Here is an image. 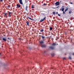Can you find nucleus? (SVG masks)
I'll return each instance as SVG.
<instances>
[{
    "label": "nucleus",
    "mask_w": 74,
    "mask_h": 74,
    "mask_svg": "<svg viewBox=\"0 0 74 74\" xmlns=\"http://www.w3.org/2000/svg\"><path fill=\"white\" fill-rule=\"evenodd\" d=\"M44 53H45V51Z\"/></svg>",
    "instance_id": "ea45409f"
},
{
    "label": "nucleus",
    "mask_w": 74,
    "mask_h": 74,
    "mask_svg": "<svg viewBox=\"0 0 74 74\" xmlns=\"http://www.w3.org/2000/svg\"><path fill=\"white\" fill-rule=\"evenodd\" d=\"M66 14V12H65L64 11H63V14Z\"/></svg>",
    "instance_id": "a878e982"
},
{
    "label": "nucleus",
    "mask_w": 74,
    "mask_h": 74,
    "mask_svg": "<svg viewBox=\"0 0 74 74\" xmlns=\"http://www.w3.org/2000/svg\"><path fill=\"white\" fill-rule=\"evenodd\" d=\"M8 40H10V38H8Z\"/></svg>",
    "instance_id": "c9c22d12"
},
{
    "label": "nucleus",
    "mask_w": 74,
    "mask_h": 74,
    "mask_svg": "<svg viewBox=\"0 0 74 74\" xmlns=\"http://www.w3.org/2000/svg\"><path fill=\"white\" fill-rule=\"evenodd\" d=\"M27 17L28 18H29V19H30V20H32V21H34V19H31V18L29 17Z\"/></svg>",
    "instance_id": "2eb2a0df"
},
{
    "label": "nucleus",
    "mask_w": 74,
    "mask_h": 74,
    "mask_svg": "<svg viewBox=\"0 0 74 74\" xmlns=\"http://www.w3.org/2000/svg\"><path fill=\"white\" fill-rule=\"evenodd\" d=\"M7 13V15H8V16L9 17H11V14H12V12H8Z\"/></svg>",
    "instance_id": "f257e3e1"
},
{
    "label": "nucleus",
    "mask_w": 74,
    "mask_h": 74,
    "mask_svg": "<svg viewBox=\"0 0 74 74\" xmlns=\"http://www.w3.org/2000/svg\"><path fill=\"white\" fill-rule=\"evenodd\" d=\"M63 6L62 7V8H61L62 9V11H64V8H63Z\"/></svg>",
    "instance_id": "9d476101"
},
{
    "label": "nucleus",
    "mask_w": 74,
    "mask_h": 74,
    "mask_svg": "<svg viewBox=\"0 0 74 74\" xmlns=\"http://www.w3.org/2000/svg\"><path fill=\"white\" fill-rule=\"evenodd\" d=\"M56 14H58V12H56Z\"/></svg>",
    "instance_id": "72a5a7b5"
},
{
    "label": "nucleus",
    "mask_w": 74,
    "mask_h": 74,
    "mask_svg": "<svg viewBox=\"0 0 74 74\" xmlns=\"http://www.w3.org/2000/svg\"><path fill=\"white\" fill-rule=\"evenodd\" d=\"M52 29H53L52 27H50V30H52Z\"/></svg>",
    "instance_id": "393cba45"
},
{
    "label": "nucleus",
    "mask_w": 74,
    "mask_h": 74,
    "mask_svg": "<svg viewBox=\"0 0 74 74\" xmlns=\"http://www.w3.org/2000/svg\"><path fill=\"white\" fill-rule=\"evenodd\" d=\"M19 3L20 4H21V5H22V6H23V7H24V5L23 4V1H22V0H19Z\"/></svg>",
    "instance_id": "f03ea898"
},
{
    "label": "nucleus",
    "mask_w": 74,
    "mask_h": 74,
    "mask_svg": "<svg viewBox=\"0 0 74 74\" xmlns=\"http://www.w3.org/2000/svg\"><path fill=\"white\" fill-rule=\"evenodd\" d=\"M44 29H42L41 30H40V32H42L44 31Z\"/></svg>",
    "instance_id": "dca6fc26"
},
{
    "label": "nucleus",
    "mask_w": 74,
    "mask_h": 74,
    "mask_svg": "<svg viewBox=\"0 0 74 74\" xmlns=\"http://www.w3.org/2000/svg\"><path fill=\"white\" fill-rule=\"evenodd\" d=\"M35 27H36V26H35Z\"/></svg>",
    "instance_id": "a19ab883"
},
{
    "label": "nucleus",
    "mask_w": 74,
    "mask_h": 74,
    "mask_svg": "<svg viewBox=\"0 0 74 74\" xmlns=\"http://www.w3.org/2000/svg\"><path fill=\"white\" fill-rule=\"evenodd\" d=\"M3 41H7V39L4 38H3L2 39Z\"/></svg>",
    "instance_id": "0eeeda50"
},
{
    "label": "nucleus",
    "mask_w": 74,
    "mask_h": 74,
    "mask_svg": "<svg viewBox=\"0 0 74 74\" xmlns=\"http://www.w3.org/2000/svg\"><path fill=\"white\" fill-rule=\"evenodd\" d=\"M72 55L74 56V53H72Z\"/></svg>",
    "instance_id": "e433bc0d"
},
{
    "label": "nucleus",
    "mask_w": 74,
    "mask_h": 74,
    "mask_svg": "<svg viewBox=\"0 0 74 74\" xmlns=\"http://www.w3.org/2000/svg\"><path fill=\"white\" fill-rule=\"evenodd\" d=\"M53 15H55V12H53Z\"/></svg>",
    "instance_id": "b1692460"
},
{
    "label": "nucleus",
    "mask_w": 74,
    "mask_h": 74,
    "mask_svg": "<svg viewBox=\"0 0 74 74\" xmlns=\"http://www.w3.org/2000/svg\"><path fill=\"white\" fill-rule=\"evenodd\" d=\"M26 23L27 25V26H29V21H27Z\"/></svg>",
    "instance_id": "9b49d317"
},
{
    "label": "nucleus",
    "mask_w": 74,
    "mask_h": 74,
    "mask_svg": "<svg viewBox=\"0 0 74 74\" xmlns=\"http://www.w3.org/2000/svg\"><path fill=\"white\" fill-rule=\"evenodd\" d=\"M16 6L17 7H18V8H20V7H21V5L19 4H17Z\"/></svg>",
    "instance_id": "1a4fd4ad"
},
{
    "label": "nucleus",
    "mask_w": 74,
    "mask_h": 74,
    "mask_svg": "<svg viewBox=\"0 0 74 74\" xmlns=\"http://www.w3.org/2000/svg\"><path fill=\"white\" fill-rule=\"evenodd\" d=\"M43 5H45H45H46V4H45V3H44L43 4Z\"/></svg>",
    "instance_id": "bb28decb"
},
{
    "label": "nucleus",
    "mask_w": 74,
    "mask_h": 74,
    "mask_svg": "<svg viewBox=\"0 0 74 74\" xmlns=\"http://www.w3.org/2000/svg\"><path fill=\"white\" fill-rule=\"evenodd\" d=\"M73 19H74V18H73Z\"/></svg>",
    "instance_id": "49530a36"
},
{
    "label": "nucleus",
    "mask_w": 74,
    "mask_h": 74,
    "mask_svg": "<svg viewBox=\"0 0 74 74\" xmlns=\"http://www.w3.org/2000/svg\"><path fill=\"white\" fill-rule=\"evenodd\" d=\"M6 18H8V16H7V15H6V16H5Z\"/></svg>",
    "instance_id": "c756f323"
},
{
    "label": "nucleus",
    "mask_w": 74,
    "mask_h": 74,
    "mask_svg": "<svg viewBox=\"0 0 74 74\" xmlns=\"http://www.w3.org/2000/svg\"><path fill=\"white\" fill-rule=\"evenodd\" d=\"M72 12V11H69V14H71Z\"/></svg>",
    "instance_id": "aec40b11"
},
{
    "label": "nucleus",
    "mask_w": 74,
    "mask_h": 74,
    "mask_svg": "<svg viewBox=\"0 0 74 74\" xmlns=\"http://www.w3.org/2000/svg\"><path fill=\"white\" fill-rule=\"evenodd\" d=\"M3 0H0V1H1V2H3Z\"/></svg>",
    "instance_id": "7c9ffc66"
},
{
    "label": "nucleus",
    "mask_w": 74,
    "mask_h": 74,
    "mask_svg": "<svg viewBox=\"0 0 74 74\" xmlns=\"http://www.w3.org/2000/svg\"><path fill=\"white\" fill-rule=\"evenodd\" d=\"M32 8H34V5H32Z\"/></svg>",
    "instance_id": "6ab92c4d"
},
{
    "label": "nucleus",
    "mask_w": 74,
    "mask_h": 74,
    "mask_svg": "<svg viewBox=\"0 0 74 74\" xmlns=\"http://www.w3.org/2000/svg\"><path fill=\"white\" fill-rule=\"evenodd\" d=\"M0 38H1V37H0Z\"/></svg>",
    "instance_id": "de8ad7c7"
},
{
    "label": "nucleus",
    "mask_w": 74,
    "mask_h": 74,
    "mask_svg": "<svg viewBox=\"0 0 74 74\" xmlns=\"http://www.w3.org/2000/svg\"><path fill=\"white\" fill-rule=\"evenodd\" d=\"M60 4V2H59V1H57L55 3V4L56 5V6L59 5Z\"/></svg>",
    "instance_id": "20e7f679"
},
{
    "label": "nucleus",
    "mask_w": 74,
    "mask_h": 74,
    "mask_svg": "<svg viewBox=\"0 0 74 74\" xmlns=\"http://www.w3.org/2000/svg\"><path fill=\"white\" fill-rule=\"evenodd\" d=\"M32 10H33V9H32Z\"/></svg>",
    "instance_id": "c03bdc74"
},
{
    "label": "nucleus",
    "mask_w": 74,
    "mask_h": 74,
    "mask_svg": "<svg viewBox=\"0 0 74 74\" xmlns=\"http://www.w3.org/2000/svg\"><path fill=\"white\" fill-rule=\"evenodd\" d=\"M27 49H28V47H27Z\"/></svg>",
    "instance_id": "a18cd8bd"
},
{
    "label": "nucleus",
    "mask_w": 74,
    "mask_h": 74,
    "mask_svg": "<svg viewBox=\"0 0 74 74\" xmlns=\"http://www.w3.org/2000/svg\"><path fill=\"white\" fill-rule=\"evenodd\" d=\"M49 47L50 49H52V50H53V49H54V47L52 46Z\"/></svg>",
    "instance_id": "6e6552de"
},
{
    "label": "nucleus",
    "mask_w": 74,
    "mask_h": 74,
    "mask_svg": "<svg viewBox=\"0 0 74 74\" xmlns=\"http://www.w3.org/2000/svg\"><path fill=\"white\" fill-rule=\"evenodd\" d=\"M60 10H61V9H60Z\"/></svg>",
    "instance_id": "37998d69"
},
{
    "label": "nucleus",
    "mask_w": 74,
    "mask_h": 74,
    "mask_svg": "<svg viewBox=\"0 0 74 74\" xmlns=\"http://www.w3.org/2000/svg\"><path fill=\"white\" fill-rule=\"evenodd\" d=\"M51 55L52 56H55V54H54V53L51 54Z\"/></svg>",
    "instance_id": "412c9836"
},
{
    "label": "nucleus",
    "mask_w": 74,
    "mask_h": 74,
    "mask_svg": "<svg viewBox=\"0 0 74 74\" xmlns=\"http://www.w3.org/2000/svg\"><path fill=\"white\" fill-rule=\"evenodd\" d=\"M66 8V9L64 11L65 12H66V11H68V8Z\"/></svg>",
    "instance_id": "f3484780"
},
{
    "label": "nucleus",
    "mask_w": 74,
    "mask_h": 74,
    "mask_svg": "<svg viewBox=\"0 0 74 74\" xmlns=\"http://www.w3.org/2000/svg\"><path fill=\"white\" fill-rule=\"evenodd\" d=\"M69 59H70L71 60V59H72V58H71V56H69Z\"/></svg>",
    "instance_id": "4be33fe9"
},
{
    "label": "nucleus",
    "mask_w": 74,
    "mask_h": 74,
    "mask_svg": "<svg viewBox=\"0 0 74 74\" xmlns=\"http://www.w3.org/2000/svg\"><path fill=\"white\" fill-rule=\"evenodd\" d=\"M52 8L53 9H56V8H54V7H52Z\"/></svg>",
    "instance_id": "cd10ccee"
},
{
    "label": "nucleus",
    "mask_w": 74,
    "mask_h": 74,
    "mask_svg": "<svg viewBox=\"0 0 74 74\" xmlns=\"http://www.w3.org/2000/svg\"><path fill=\"white\" fill-rule=\"evenodd\" d=\"M42 38L43 40H44V38H45V36H42Z\"/></svg>",
    "instance_id": "a211bd4d"
},
{
    "label": "nucleus",
    "mask_w": 74,
    "mask_h": 74,
    "mask_svg": "<svg viewBox=\"0 0 74 74\" xmlns=\"http://www.w3.org/2000/svg\"><path fill=\"white\" fill-rule=\"evenodd\" d=\"M41 47L42 48H46L47 47V45L42 44L41 45Z\"/></svg>",
    "instance_id": "7ed1b4c3"
},
{
    "label": "nucleus",
    "mask_w": 74,
    "mask_h": 74,
    "mask_svg": "<svg viewBox=\"0 0 74 74\" xmlns=\"http://www.w3.org/2000/svg\"><path fill=\"white\" fill-rule=\"evenodd\" d=\"M60 3H62V1H60Z\"/></svg>",
    "instance_id": "79ce46f5"
},
{
    "label": "nucleus",
    "mask_w": 74,
    "mask_h": 74,
    "mask_svg": "<svg viewBox=\"0 0 74 74\" xmlns=\"http://www.w3.org/2000/svg\"><path fill=\"white\" fill-rule=\"evenodd\" d=\"M66 59V58H63V59Z\"/></svg>",
    "instance_id": "2f4dec72"
},
{
    "label": "nucleus",
    "mask_w": 74,
    "mask_h": 74,
    "mask_svg": "<svg viewBox=\"0 0 74 74\" xmlns=\"http://www.w3.org/2000/svg\"><path fill=\"white\" fill-rule=\"evenodd\" d=\"M7 8H10V5H9L8 6H7Z\"/></svg>",
    "instance_id": "5701e85b"
},
{
    "label": "nucleus",
    "mask_w": 74,
    "mask_h": 74,
    "mask_svg": "<svg viewBox=\"0 0 74 74\" xmlns=\"http://www.w3.org/2000/svg\"><path fill=\"white\" fill-rule=\"evenodd\" d=\"M52 45L53 46H55L56 45V43H53L52 44Z\"/></svg>",
    "instance_id": "f8f14e48"
},
{
    "label": "nucleus",
    "mask_w": 74,
    "mask_h": 74,
    "mask_svg": "<svg viewBox=\"0 0 74 74\" xmlns=\"http://www.w3.org/2000/svg\"><path fill=\"white\" fill-rule=\"evenodd\" d=\"M20 40H22V39L21 38H20Z\"/></svg>",
    "instance_id": "58836bf2"
},
{
    "label": "nucleus",
    "mask_w": 74,
    "mask_h": 74,
    "mask_svg": "<svg viewBox=\"0 0 74 74\" xmlns=\"http://www.w3.org/2000/svg\"><path fill=\"white\" fill-rule=\"evenodd\" d=\"M70 4H73V3H71V2L70 3Z\"/></svg>",
    "instance_id": "f704fd0d"
},
{
    "label": "nucleus",
    "mask_w": 74,
    "mask_h": 74,
    "mask_svg": "<svg viewBox=\"0 0 74 74\" xmlns=\"http://www.w3.org/2000/svg\"><path fill=\"white\" fill-rule=\"evenodd\" d=\"M45 19H46V17H45L41 19L40 21V22H42L44 21Z\"/></svg>",
    "instance_id": "39448f33"
},
{
    "label": "nucleus",
    "mask_w": 74,
    "mask_h": 74,
    "mask_svg": "<svg viewBox=\"0 0 74 74\" xmlns=\"http://www.w3.org/2000/svg\"><path fill=\"white\" fill-rule=\"evenodd\" d=\"M59 7V6H58L56 7V8H58Z\"/></svg>",
    "instance_id": "c85d7f7f"
},
{
    "label": "nucleus",
    "mask_w": 74,
    "mask_h": 74,
    "mask_svg": "<svg viewBox=\"0 0 74 74\" xmlns=\"http://www.w3.org/2000/svg\"><path fill=\"white\" fill-rule=\"evenodd\" d=\"M2 55H1V54H0V56H1Z\"/></svg>",
    "instance_id": "4c0bfd02"
},
{
    "label": "nucleus",
    "mask_w": 74,
    "mask_h": 74,
    "mask_svg": "<svg viewBox=\"0 0 74 74\" xmlns=\"http://www.w3.org/2000/svg\"><path fill=\"white\" fill-rule=\"evenodd\" d=\"M3 14H4L3 16H6V15H7V13H4Z\"/></svg>",
    "instance_id": "4468645a"
},
{
    "label": "nucleus",
    "mask_w": 74,
    "mask_h": 74,
    "mask_svg": "<svg viewBox=\"0 0 74 74\" xmlns=\"http://www.w3.org/2000/svg\"><path fill=\"white\" fill-rule=\"evenodd\" d=\"M39 42L40 44H41V45H42V44H44V42L43 41H40Z\"/></svg>",
    "instance_id": "423d86ee"
},
{
    "label": "nucleus",
    "mask_w": 74,
    "mask_h": 74,
    "mask_svg": "<svg viewBox=\"0 0 74 74\" xmlns=\"http://www.w3.org/2000/svg\"><path fill=\"white\" fill-rule=\"evenodd\" d=\"M28 9V6H26L25 7V10L26 11H27V9Z\"/></svg>",
    "instance_id": "ddd939ff"
},
{
    "label": "nucleus",
    "mask_w": 74,
    "mask_h": 74,
    "mask_svg": "<svg viewBox=\"0 0 74 74\" xmlns=\"http://www.w3.org/2000/svg\"><path fill=\"white\" fill-rule=\"evenodd\" d=\"M58 16H60V14H58Z\"/></svg>",
    "instance_id": "473e14b6"
}]
</instances>
